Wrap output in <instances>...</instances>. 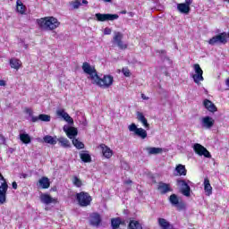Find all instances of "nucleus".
Masks as SVG:
<instances>
[{"instance_id": "11", "label": "nucleus", "mask_w": 229, "mask_h": 229, "mask_svg": "<svg viewBox=\"0 0 229 229\" xmlns=\"http://www.w3.org/2000/svg\"><path fill=\"white\" fill-rule=\"evenodd\" d=\"M95 17L98 22H105L106 21H115L119 19V14H110V13H96Z\"/></svg>"}, {"instance_id": "45", "label": "nucleus", "mask_w": 229, "mask_h": 229, "mask_svg": "<svg viewBox=\"0 0 229 229\" xmlns=\"http://www.w3.org/2000/svg\"><path fill=\"white\" fill-rule=\"evenodd\" d=\"M183 4H186L187 6H191V4H192V0H185V3Z\"/></svg>"}, {"instance_id": "14", "label": "nucleus", "mask_w": 229, "mask_h": 229, "mask_svg": "<svg viewBox=\"0 0 229 229\" xmlns=\"http://www.w3.org/2000/svg\"><path fill=\"white\" fill-rule=\"evenodd\" d=\"M113 39L120 49H128V45L123 42V33L116 32Z\"/></svg>"}, {"instance_id": "27", "label": "nucleus", "mask_w": 229, "mask_h": 229, "mask_svg": "<svg viewBox=\"0 0 229 229\" xmlns=\"http://www.w3.org/2000/svg\"><path fill=\"white\" fill-rule=\"evenodd\" d=\"M127 229H143L139 220H130Z\"/></svg>"}, {"instance_id": "36", "label": "nucleus", "mask_w": 229, "mask_h": 229, "mask_svg": "<svg viewBox=\"0 0 229 229\" xmlns=\"http://www.w3.org/2000/svg\"><path fill=\"white\" fill-rule=\"evenodd\" d=\"M20 140H21L23 144H30L31 142V137H30V134L21 133Z\"/></svg>"}, {"instance_id": "16", "label": "nucleus", "mask_w": 229, "mask_h": 229, "mask_svg": "<svg viewBox=\"0 0 229 229\" xmlns=\"http://www.w3.org/2000/svg\"><path fill=\"white\" fill-rule=\"evenodd\" d=\"M157 191L160 192V194H167V192H173V188L171 187L170 183H165L160 182L157 185Z\"/></svg>"}, {"instance_id": "12", "label": "nucleus", "mask_w": 229, "mask_h": 229, "mask_svg": "<svg viewBox=\"0 0 229 229\" xmlns=\"http://www.w3.org/2000/svg\"><path fill=\"white\" fill-rule=\"evenodd\" d=\"M177 185L179 187H182V194H183V196H186V198H189V196H191V186H189L185 180L178 179Z\"/></svg>"}, {"instance_id": "47", "label": "nucleus", "mask_w": 229, "mask_h": 229, "mask_svg": "<svg viewBox=\"0 0 229 229\" xmlns=\"http://www.w3.org/2000/svg\"><path fill=\"white\" fill-rule=\"evenodd\" d=\"M0 87H6V81L0 80Z\"/></svg>"}, {"instance_id": "3", "label": "nucleus", "mask_w": 229, "mask_h": 229, "mask_svg": "<svg viewBox=\"0 0 229 229\" xmlns=\"http://www.w3.org/2000/svg\"><path fill=\"white\" fill-rule=\"evenodd\" d=\"M76 199L80 207H89L90 203H92V196L87 191L77 193Z\"/></svg>"}, {"instance_id": "30", "label": "nucleus", "mask_w": 229, "mask_h": 229, "mask_svg": "<svg viewBox=\"0 0 229 229\" xmlns=\"http://www.w3.org/2000/svg\"><path fill=\"white\" fill-rule=\"evenodd\" d=\"M57 142L60 144L61 148H71V142L67 138L64 137H59L57 138Z\"/></svg>"}, {"instance_id": "23", "label": "nucleus", "mask_w": 229, "mask_h": 229, "mask_svg": "<svg viewBox=\"0 0 229 229\" xmlns=\"http://www.w3.org/2000/svg\"><path fill=\"white\" fill-rule=\"evenodd\" d=\"M64 131L68 139L74 140V137L78 135V129L75 127H68Z\"/></svg>"}, {"instance_id": "19", "label": "nucleus", "mask_w": 229, "mask_h": 229, "mask_svg": "<svg viewBox=\"0 0 229 229\" xmlns=\"http://www.w3.org/2000/svg\"><path fill=\"white\" fill-rule=\"evenodd\" d=\"M101 215H99V213H92L90 215L91 226H99V225H101Z\"/></svg>"}, {"instance_id": "31", "label": "nucleus", "mask_w": 229, "mask_h": 229, "mask_svg": "<svg viewBox=\"0 0 229 229\" xmlns=\"http://www.w3.org/2000/svg\"><path fill=\"white\" fill-rule=\"evenodd\" d=\"M43 140L46 144H50L51 146H55L57 140H56V136L53 137L51 135H46L43 138Z\"/></svg>"}, {"instance_id": "24", "label": "nucleus", "mask_w": 229, "mask_h": 229, "mask_svg": "<svg viewBox=\"0 0 229 229\" xmlns=\"http://www.w3.org/2000/svg\"><path fill=\"white\" fill-rule=\"evenodd\" d=\"M9 64L12 69H15L16 71H19L21 69V66L22 65V63L21 62V60L17 58H11L9 61Z\"/></svg>"}, {"instance_id": "8", "label": "nucleus", "mask_w": 229, "mask_h": 229, "mask_svg": "<svg viewBox=\"0 0 229 229\" xmlns=\"http://www.w3.org/2000/svg\"><path fill=\"white\" fill-rule=\"evenodd\" d=\"M82 71H84L86 74L89 75L90 80L93 81L96 80V77L98 76V71H96V68L91 66L88 62H84L82 64Z\"/></svg>"}, {"instance_id": "22", "label": "nucleus", "mask_w": 229, "mask_h": 229, "mask_svg": "<svg viewBox=\"0 0 229 229\" xmlns=\"http://www.w3.org/2000/svg\"><path fill=\"white\" fill-rule=\"evenodd\" d=\"M38 184L41 189H49L51 187V182L47 176H43L38 180Z\"/></svg>"}, {"instance_id": "53", "label": "nucleus", "mask_w": 229, "mask_h": 229, "mask_svg": "<svg viewBox=\"0 0 229 229\" xmlns=\"http://www.w3.org/2000/svg\"><path fill=\"white\" fill-rule=\"evenodd\" d=\"M126 223L123 220H121V225H125Z\"/></svg>"}, {"instance_id": "43", "label": "nucleus", "mask_w": 229, "mask_h": 229, "mask_svg": "<svg viewBox=\"0 0 229 229\" xmlns=\"http://www.w3.org/2000/svg\"><path fill=\"white\" fill-rule=\"evenodd\" d=\"M25 111H26V114H29L30 117H31V118L34 117L33 110H31L30 108H26Z\"/></svg>"}, {"instance_id": "50", "label": "nucleus", "mask_w": 229, "mask_h": 229, "mask_svg": "<svg viewBox=\"0 0 229 229\" xmlns=\"http://www.w3.org/2000/svg\"><path fill=\"white\" fill-rule=\"evenodd\" d=\"M225 85H226L227 87H229V78L226 79V81H225Z\"/></svg>"}, {"instance_id": "25", "label": "nucleus", "mask_w": 229, "mask_h": 229, "mask_svg": "<svg viewBox=\"0 0 229 229\" xmlns=\"http://www.w3.org/2000/svg\"><path fill=\"white\" fill-rule=\"evenodd\" d=\"M204 191L207 196H211L212 185H210V180H208V178L204 179Z\"/></svg>"}, {"instance_id": "33", "label": "nucleus", "mask_w": 229, "mask_h": 229, "mask_svg": "<svg viewBox=\"0 0 229 229\" xmlns=\"http://www.w3.org/2000/svg\"><path fill=\"white\" fill-rule=\"evenodd\" d=\"M175 171L179 176H187V169L185 168V165L182 164L176 165Z\"/></svg>"}, {"instance_id": "15", "label": "nucleus", "mask_w": 229, "mask_h": 229, "mask_svg": "<svg viewBox=\"0 0 229 229\" xmlns=\"http://www.w3.org/2000/svg\"><path fill=\"white\" fill-rule=\"evenodd\" d=\"M99 148L105 158L110 159L111 157H114V150H112L110 147L106 146L105 143H101Z\"/></svg>"}, {"instance_id": "29", "label": "nucleus", "mask_w": 229, "mask_h": 229, "mask_svg": "<svg viewBox=\"0 0 229 229\" xmlns=\"http://www.w3.org/2000/svg\"><path fill=\"white\" fill-rule=\"evenodd\" d=\"M177 10L181 13H189V12H191V6L187 5L186 4L182 3V4H177Z\"/></svg>"}, {"instance_id": "18", "label": "nucleus", "mask_w": 229, "mask_h": 229, "mask_svg": "<svg viewBox=\"0 0 229 229\" xmlns=\"http://www.w3.org/2000/svg\"><path fill=\"white\" fill-rule=\"evenodd\" d=\"M56 114L59 117H62L63 119H64L66 123H69V124L74 123V120L72 119V117H71V115H69V114H67V112H65V109L57 110Z\"/></svg>"}, {"instance_id": "4", "label": "nucleus", "mask_w": 229, "mask_h": 229, "mask_svg": "<svg viewBox=\"0 0 229 229\" xmlns=\"http://www.w3.org/2000/svg\"><path fill=\"white\" fill-rule=\"evenodd\" d=\"M6 192H8V182L0 173V205L6 203Z\"/></svg>"}, {"instance_id": "34", "label": "nucleus", "mask_w": 229, "mask_h": 229, "mask_svg": "<svg viewBox=\"0 0 229 229\" xmlns=\"http://www.w3.org/2000/svg\"><path fill=\"white\" fill-rule=\"evenodd\" d=\"M202 123H203L204 126H206V128H212V126H214L215 121L210 116H205L202 119Z\"/></svg>"}, {"instance_id": "5", "label": "nucleus", "mask_w": 229, "mask_h": 229, "mask_svg": "<svg viewBox=\"0 0 229 229\" xmlns=\"http://www.w3.org/2000/svg\"><path fill=\"white\" fill-rule=\"evenodd\" d=\"M209 46H216V44H227L228 36L226 32H221L208 39Z\"/></svg>"}, {"instance_id": "44", "label": "nucleus", "mask_w": 229, "mask_h": 229, "mask_svg": "<svg viewBox=\"0 0 229 229\" xmlns=\"http://www.w3.org/2000/svg\"><path fill=\"white\" fill-rule=\"evenodd\" d=\"M20 178H23V179L30 178V175L28 174L22 173L20 174Z\"/></svg>"}, {"instance_id": "21", "label": "nucleus", "mask_w": 229, "mask_h": 229, "mask_svg": "<svg viewBox=\"0 0 229 229\" xmlns=\"http://www.w3.org/2000/svg\"><path fill=\"white\" fill-rule=\"evenodd\" d=\"M136 115H137L138 121L140 123H142L144 128H146L147 130H149V123H148V119H146V116H144V114L141 112H137Z\"/></svg>"}, {"instance_id": "46", "label": "nucleus", "mask_w": 229, "mask_h": 229, "mask_svg": "<svg viewBox=\"0 0 229 229\" xmlns=\"http://www.w3.org/2000/svg\"><path fill=\"white\" fill-rule=\"evenodd\" d=\"M156 53H157L158 55H165V53H167L165 50H157L156 51Z\"/></svg>"}, {"instance_id": "9", "label": "nucleus", "mask_w": 229, "mask_h": 229, "mask_svg": "<svg viewBox=\"0 0 229 229\" xmlns=\"http://www.w3.org/2000/svg\"><path fill=\"white\" fill-rule=\"evenodd\" d=\"M128 128L129 131H134V134L137 135V137H140V139L144 140V139L148 138V131L143 128H138L135 123H131Z\"/></svg>"}, {"instance_id": "37", "label": "nucleus", "mask_w": 229, "mask_h": 229, "mask_svg": "<svg viewBox=\"0 0 229 229\" xmlns=\"http://www.w3.org/2000/svg\"><path fill=\"white\" fill-rule=\"evenodd\" d=\"M121 217H115L111 219V226L113 229H119L121 226Z\"/></svg>"}, {"instance_id": "10", "label": "nucleus", "mask_w": 229, "mask_h": 229, "mask_svg": "<svg viewBox=\"0 0 229 229\" xmlns=\"http://www.w3.org/2000/svg\"><path fill=\"white\" fill-rule=\"evenodd\" d=\"M193 69L195 71V74L192 75L193 81L197 85H199V81H203L205 80V78H203V70L198 64L193 65Z\"/></svg>"}, {"instance_id": "20", "label": "nucleus", "mask_w": 229, "mask_h": 229, "mask_svg": "<svg viewBox=\"0 0 229 229\" xmlns=\"http://www.w3.org/2000/svg\"><path fill=\"white\" fill-rule=\"evenodd\" d=\"M42 121L43 123H49L51 121V115L41 114L38 116H32L31 123H38Z\"/></svg>"}, {"instance_id": "32", "label": "nucleus", "mask_w": 229, "mask_h": 229, "mask_svg": "<svg viewBox=\"0 0 229 229\" xmlns=\"http://www.w3.org/2000/svg\"><path fill=\"white\" fill-rule=\"evenodd\" d=\"M146 149L149 155H160L164 151L162 148L156 147H148Z\"/></svg>"}, {"instance_id": "6", "label": "nucleus", "mask_w": 229, "mask_h": 229, "mask_svg": "<svg viewBox=\"0 0 229 229\" xmlns=\"http://www.w3.org/2000/svg\"><path fill=\"white\" fill-rule=\"evenodd\" d=\"M169 202L173 207H175L179 212H182V210H185L187 208V204L182 199L178 198V195L172 194L169 197Z\"/></svg>"}, {"instance_id": "13", "label": "nucleus", "mask_w": 229, "mask_h": 229, "mask_svg": "<svg viewBox=\"0 0 229 229\" xmlns=\"http://www.w3.org/2000/svg\"><path fill=\"white\" fill-rule=\"evenodd\" d=\"M39 198L40 201L45 205H51V203H58V199L51 197L49 193H41Z\"/></svg>"}, {"instance_id": "52", "label": "nucleus", "mask_w": 229, "mask_h": 229, "mask_svg": "<svg viewBox=\"0 0 229 229\" xmlns=\"http://www.w3.org/2000/svg\"><path fill=\"white\" fill-rule=\"evenodd\" d=\"M105 3H112V0H104Z\"/></svg>"}, {"instance_id": "54", "label": "nucleus", "mask_w": 229, "mask_h": 229, "mask_svg": "<svg viewBox=\"0 0 229 229\" xmlns=\"http://www.w3.org/2000/svg\"><path fill=\"white\" fill-rule=\"evenodd\" d=\"M170 229H178L176 227H174L173 225L170 226Z\"/></svg>"}, {"instance_id": "7", "label": "nucleus", "mask_w": 229, "mask_h": 229, "mask_svg": "<svg viewBox=\"0 0 229 229\" xmlns=\"http://www.w3.org/2000/svg\"><path fill=\"white\" fill-rule=\"evenodd\" d=\"M193 150L195 151L196 155H199V157H205V158H212V155L210 154L208 149H207V148H205L203 145L199 143H195L193 145Z\"/></svg>"}, {"instance_id": "41", "label": "nucleus", "mask_w": 229, "mask_h": 229, "mask_svg": "<svg viewBox=\"0 0 229 229\" xmlns=\"http://www.w3.org/2000/svg\"><path fill=\"white\" fill-rule=\"evenodd\" d=\"M74 10H78V8H80V6H81V2H80L79 0H75L74 2L72 3Z\"/></svg>"}, {"instance_id": "28", "label": "nucleus", "mask_w": 229, "mask_h": 229, "mask_svg": "<svg viewBox=\"0 0 229 229\" xmlns=\"http://www.w3.org/2000/svg\"><path fill=\"white\" fill-rule=\"evenodd\" d=\"M16 10L18 13H21V15H24V13H26V5L22 4V1L17 0Z\"/></svg>"}, {"instance_id": "38", "label": "nucleus", "mask_w": 229, "mask_h": 229, "mask_svg": "<svg viewBox=\"0 0 229 229\" xmlns=\"http://www.w3.org/2000/svg\"><path fill=\"white\" fill-rule=\"evenodd\" d=\"M72 144L74 147H76L77 149H84L85 148V144H83V142L80 141L78 139H73Z\"/></svg>"}, {"instance_id": "17", "label": "nucleus", "mask_w": 229, "mask_h": 229, "mask_svg": "<svg viewBox=\"0 0 229 229\" xmlns=\"http://www.w3.org/2000/svg\"><path fill=\"white\" fill-rule=\"evenodd\" d=\"M203 106L208 110V112H211V114L217 112V106H216V104L208 98L203 100Z\"/></svg>"}, {"instance_id": "1", "label": "nucleus", "mask_w": 229, "mask_h": 229, "mask_svg": "<svg viewBox=\"0 0 229 229\" xmlns=\"http://www.w3.org/2000/svg\"><path fill=\"white\" fill-rule=\"evenodd\" d=\"M37 24L41 30H47V31H53V30L60 28V22L58 21V19L53 16L38 19Z\"/></svg>"}, {"instance_id": "2", "label": "nucleus", "mask_w": 229, "mask_h": 229, "mask_svg": "<svg viewBox=\"0 0 229 229\" xmlns=\"http://www.w3.org/2000/svg\"><path fill=\"white\" fill-rule=\"evenodd\" d=\"M93 81L98 87H100V89H110V87L114 85V76L104 75L103 78H101L97 74Z\"/></svg>"}, {"instance_id": "39", "label": "nucleus", "mask_w": 229, "mask_h": 229, "mask_svg": "<svg viewBox=\"0 0 229 229\" xmlns=\"http://www.w3.org/2000/svg\"><path fill=\"white\" fill-rule=\"evenodd\" d=\"M72 182L73 185L75 187H77L78 189H80V187H82V185H83V182H81V179L78 178V176H76V175H74L72 177Z\"/></svg>"}, {"instance_id": "26", "label": "nucleus", "mask_w": 229, "mask_h": 229, "mask_svg": "<svg viewBox=\"0 0 229 229\" xmlns=\"http://www.w3.org/2000/svg\"><path fill=\"white\" fill-rule=\"evenodd\" d=\"M80 158L84 162V164L92 162V157L87 151L80 153Z\"/></svg>"}, {"instance_id": "42", "label": "nucleus", "mask_w": 229, "mask_h": 229, "mask_svg": "<svg viewBox=\"0 0 229 229\" xmlns=\"http://www.w3.org/2000/svg\"><path fill=\"white\" fill-rule=\"evenodd\" d=\"M112 33V29L106 27L104 29V35H110Z\"/></svg>"}, {"instance_id": "48", "label": "nucleus", "mask_w": 229, "mask_h": 229, "mask_svg": "<svg viewBox=\"0 0 229 229\" xmlns=\"http://www.w3.org/2000/svg\"><path fill=\"white\" fill-rule=\"evenodd\" d=\"M131 183H133V181H131L130 179L124 182L125 185H131Z\"/></svg>"}, {"instance_id": "51", "label": "nucleus", "mask_w": 229, "mask_h": 229, "mask_svg": "<svg viewBox=\"0 0 229 229\" xmlns=\"http://www.w3.org/2000/svg\"><path fill=\"white\" fill-rule=\"evenodd\" d=\"M82 4H89V1H87V0H82Z\"/></svg>"}, {"instance_id": "49", "label": "nucleus", "mask_w": 229, "mask_h": 229, "mask_svg": "<svg viewBox=\"0 0 229 229\" xmlns=\"http://www.w3.org/2000/svg\"><path fill=\"white\" fill-rule=\"evenodd\" d=\"M17 182H13V189H14V191H17Z\"/></svg>"}, {"instance_id": "35", "label": "nucleus", "mask_w": 229, "mask_h": 229, "mask_svg": "<svg viewBox=\"0 0 229 229\" xmlns=\"http://www.w3.org/2000/svg\"><path fill=\"white\" fill-rule=\"evenodd\" d=\"M158 225L163 229H171L172 225L165 218H158Z\"/></svg>"}, {"instance_id": "40", "label": "nucleus", "mask_w": 229, "mask_h": 229, "mask_svg": "<svg viewBox=\"0 0 229 229\" xmlns=\"http://www.w3.org/2000/svg\"><path fill=\"white\" fill-rule=\"evenodd\" d=\"M122 72L126 78H130V76H131V72H130V69H128V67L123 68Z\"/></svg>"}]
</instances>
